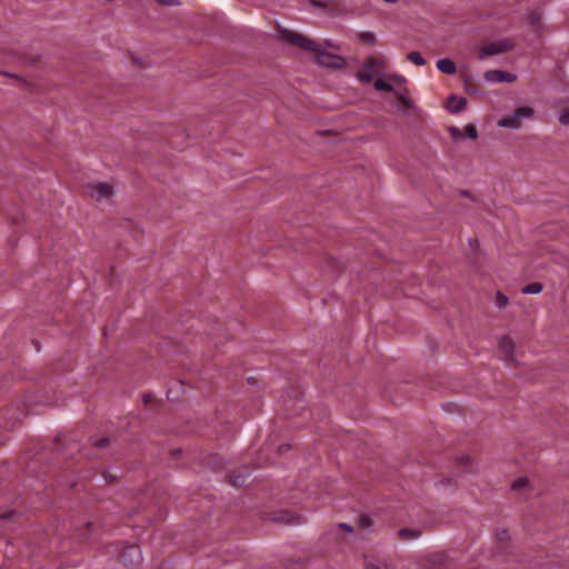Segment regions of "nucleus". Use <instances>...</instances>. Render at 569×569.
<instances>
[{"mask_svg": "<svg viewBox=\"0 0 569 569\" xmlns=\"http://www.w3.org/2000/svg\"><path fill=\"white\" fill-rule=\"evenodd\" d=\"M278 39L280 41L290 43L292 46L299 47L305 50L313 51L316 50L317 42L309 39L308 37L297 33L295 31L288 30V29H279L278 31Z\"/></svg>", "mask_w": 569, "mask_h": 569, "instance_id": "nucleus-1", "label": "nucleus"}, {"mask_svg": "<svg viewBox=\"0 0 569 569\" xmlns=\"http://www.w3.org/2000/svg\"><path fill=\"white\" fill-rule=\"evenodd\" d=\"M533 109L530 107H520L512 114L502 117L498 121L501 128L517 130L521 127V119H530L533 116Z\"/></svg>", "mask_w": 569, "mask_h": 569, "instance_id": "nucleus-2", "label": "nucleus"}, {"mask_svg": "<svg viewBox=\"0 0 569 569\" xmlns=\"http://www.w3.org/2000/svg\"><path fill=\"white\" fill-rule=\"evenodd\" d=\"M312 52L316 53L317 62L322 67L340 68L345 63V59L341 56L328 52L319 43H317L316 50H313Z\"/></svg>", "mask_w": 569, "mask_h": 569, "instance_id": "nucleus-3", "label": "nucleus"}, {"mask_svg": "<svg viewBox=\"0 0 569 569\" xmlns=\"http://www.w3.org/2000/svg\"><path fill=\"white\" fill-rule=\"evenodd\" d=\"M141 550L136 545H128L121 553V560L126 566H134L141 561Z\"/></svg>", "mask_w": 569, "mask_h": 569, "instance_id": "nucleus-4", "label": "nucleus"}, {"mask_svg": "<svg viewBox=\"0 0 569 569\" xmlns=\"http://www.w3.org/2000/svg\"><path fill=\"white\" fill-rule=\"evenodd\" d=\"M89 192L91 198H93L97 201L108 199L112 196L113 189L110 184L106 182H99L89 186Z\"/></svg>", "mask_w": 569, "mask_h": 569, "instance_id": "nucleus-5", "label": "nucleus"}, {"mask_svg": "<svg viewBox=\"0 0 569 569\" xmlns=\"http://www.w3.org/2000/svg\"><path fill=\"white\" fill-rule=\"evenodd\" d=\"M509 49H510V46L505 41L488 43L481 48V50L479 52V59L482 60L489 56L503 53V52L508 51Z\"/></svg>", "mask_w": 569, "mask_h": 569, "instance_id": "nucleus-6", "label": "nucleus"}, {"mask_svg": "<svg viewBox=\"0 0 569 569\" xmlns=\"http://www.w3.org/2000/svg\"><path fill=\"white\" fill-rule=\"evenodd\" d=\"M485 79L488 82H508V83H511V82L516 81L517 76L512 74L510 72H507V71H502V70H488L485 73Z\"/></svg>", "mask_w": 569, "mask_h": 569, "instance_id": "nucleus-7", "label": "nucleus"}, {"mask_svg": "<svg viewBox=\"0 0 569 569\" xmlns=\"http://www.w3.org/2000/svg\"><path fill=\"white\" fill-rule=\"evenodd\" d=\"M499 348L505 353L506 362L509 366L510 361H512L515 359L516 346H515L513 340L510 337H507V336L502 337L499 340Z\"/></svg>", "mask_w": 569, "mask_h": 569, "instance_id": "nucleus-8", "label": "nucleus"}, {"mask_svg": "<svg viewBox=\"0 0 569 569\" xmlns=\"http://www.w3.org/2000/svg\"><path fill=\"white\" fill-rule=\"evenodd\" d=\"M437 69L445 74H455L457 71L456 63L449 58L438 60Z\"/></svg>", "mask_w": 569, "mask_h": 569, "instance_id": "nucleus-9", "label": "nucleus"}, {"mask_svg": "<svg viewBox=\"0 0 569 569\" xmlns=\"http://www.w3.org/2000/svg\"><path fill=\"white\" fill-rule=\"evenodd\" d=\"M467 104V100L465 98H457L456 96H451L448 101V110L451 113H458L463 110Z\"/></svg>", "mask_w": 569, "mask_h": 569, "instance_id": "nucleus-10", "label": "nucleus"}, {"mask_svg": "<svg viewBox=\"0 0 569 569\" xmlns=\"http://www.w3.org/2000/svg\"><path fill=\"white\" fill-rule=\"evenodd\" d=\"M398 535L402 540L408 541L418 539L421 536V531L419 529L402 528L399 530Z\"/></svg>", "mask_w": 569, "mask_h": 569, "instance_id": "nucleus-11", "label": "nucleus"}, {"mask_svg": "<svg viewBox=\"0 0 569 569\" xmlns=\"http://www.w3.org/2000/svg\"><path fill=\"white\" fill-rule=\"evenodd\" d=\"M541 290H542V284L540 282H531V283L525 286L521 289V292L523 295H538L541 292Z\"/></svg>", "mask_w": 569, "mask_h": 569, "instance_id": "nucleus-12", "label": "nucleus"}, {"mask_svg": "<svg viewBox=\"0 0 569 569\" xmlns=\"http://www.w3.org/2000/svg\"><path fill=\"white\" fill-rule=\"evenodd\" d=\"M407 59L415 63L416 66H425L427 63L426 59L418 52L411 51L408 53Z\"/></svg>", "mask_w": 569, "mask_h": 569, "instance_id": "nucleus-13", "label": "nucleus"}, {"mask_svg": "<svg viewBox=\"0 0 569 569\" xmlns=\"http://www.w3.org/2000/svg\"><path fill=\"white\" fill-rule=\"evenodd\" d=\"M373 86H375V88L377 90H380V91H387V92H393L395 91L393 87L389 82L383 80L382 78H378L375 81Z\"/></svg>", "mask_w": 569, "mask_h": 569, "instance_id": "nucleus-14", "label": "nucleus"}, {"mask_svg": "<svg viewBox=\"0 0 569 569\" xmlns=\"http://www.w3.org/2000/svg\"><path fill=\"white\" fill-rule=\"evenodd\" d=\"M365 569H387L386 565L380 562L378 559L369 558L366 559Z\"/></svg>", "mask_w": 569, "mask_h": 569, "instance_id": "nucleus-15", "label": "nucleus"}, {"mask_svg": "<svg viewBox=\"0 0 569 569\" xmlns=\"http://www.w3.org/2000/svg\"><path fill=\"white\" fill-rule=\"evenodd\" d=\"M462 137H468V138H470L472 140L477 139L478 138L477 128L473 124H471V123L467 124L463 128Z\"/></svg>", "mask_w": 569, "mask_h": 569, "instance_id": "nucleus-16", "label": "nucleus"}, {"mask_svg": "<svg viewBox=\"0 0 569 569\" xmlns=\"http://www.w3.org/2000/svg\"><path fill=\"white\" fill-rule=\"evenodd\" d=\"M529 483V480L527 478H518L512 482V489L519 490L522 488H526Z\"/></svg>", "mask_w": 569, "mask_h": 569, "instance_id": "nucleus-17", "label": "nucleus"}, {"mask_svg": "<svg viewBox=\"0 0 569 569\" xmlns=\"http://www.w3.org/2000/svg\"><path fill=\"white\" fill-rule=\"evenodd\" d=\"M357 78L365 83L372 81V73L370 71H359Z\"/></svg>", "mask_w": 569, "mask_h": 569, "instance_id": "nucleus-18", "label": "nucleus"}, {"mask_svg": "<svg viewBox=\"0 0 569 569\" xmlns=\"http://www.w3.org/2000/svg\"><path fill=\"white\" fill-rule=\"evenodd\" d=\"M496 302L499 308H505L508 305V297L505 296L502 292L498 291Z\"/></svg>", "mask_w": 569, "mask_h": 569, "instance_id": "nucleus-19", "label": "nucleus"}, {"mask_svg": "<svg viewBox=\"0 0 569 569\" xmlns=\"http://www.w3.org/2000/svg\"><path fill=\"white\" fill-rule=\"evenodd\" d=\"M559 121L565 126H569V109H563L559 112Z\"/></svg>", "mask_w": 569, "mask_h": 569, "instance_id": "nucleus-20", "label": "nucleus"}, {"mask_svg": "<svg viewBox=\"0 0 569 569\" xmlns=\"http://www.w3.org/2000/svg\"><path fill=\"white\" fill-rule=\"evenodd\" d=\"M109 443V439L106 437L99 438V439H92V446L97 448H103Z\"/></svg>", "mask_w": 569, "mask_h": 569, "instance_id": "nucleus-21", "label": "nucleus"}, {"mask_svg": "<svg viewBox=\"0 0 569 569\" xmlns=\"http://www.w3.org/2000/svg\"><path fill=\"white\" fill-rule=\"evenodd\" d=\"M497 538L499 541L507 542L510 539L509 532L507 530H500L497 532Z\"/></svg>", "mask_w": 569, "mask_h": 569, "instance_id": "nucleus-22", "label": "nucleus"}, {"mask_svg": "<svg viewBox=\"0 0 569 569\" xmlns=\"http://www.w3.org/2000/svg\"><path fill=\"white\" fill-rule=\"evenodd\" d=\"M359 526L363 529H367L371 526V520L369 517H361L359 520Z\"/></svg>", "mask_w": 569, "mask_h": 569, "instance_id": "nucleus-23", "label": "nucleus"}, {"mask_svg": "<svg viewBox=\"0 0 569 569\" xmlns=\"http://www.w3.org/2000/svg\"><path fill=\"white\" fill-rule=\"evenodd\" d=\"M159 3L163 4V6H167V7H173V6H179L180 4V1L179 0H157Z\"/></svg>", "mask_w": 569, "mask_h": 569, "instance_id": "nucleus-24", "label": "nucleus"}, {"mask_svg": "<svg viewBox=\"0 0 569 569\" xmlns=\"http://www.w3.org/2000/svg\"><path fill=\"white\" fill-rule=\"evenodd\" d=\"M362 39L367 42V43H373L375 40H376V37L372 32H366L362 34Z\"/></svg>", "mask_w": 569, "mask_h": 569, "instance_id": "nucleus-25", "label": "nucleus"}, {"mask_svg": "<svg viewBox=\"0 0 569 569\" xmlns=\"http://www.w3.org/2000/svg\"><path fill=\"white\" fill-rule=\"evenodd\" d=\"M399 100L407 107H411V100L402 93H398Z\"/></svg>", "mask_w": 569, "mask_h": 569, "instance_id": "nucleus-26", "label": "nucleus"}, {"mask_svg": "<svg viewBox=\"0 0 569 569\" xmlns=\"http://www.w3.org/2000/svg\"><path fill=\"white\" fill-rule=\"evenodd\" d=\"M450 132H451V136H452L455 139L462 137V132H461V130H460V129H458V128H451V129H450Z\"/></svg>", "mask_w": 569, "mask_h": 569, "instance_id": "nucleus-27", "label": "nucleus"}, {"mask_svg": "<svg viewBox=\"0 0 569 569\" xmlns=\"http://www.w3.org/2000/svg\"><path fill=\"white\" fill-rule=\"evenodd\" d=\"M231 481H232V485H239L240 486V485L243 483V479H242L241 476L233 477Z\"/></svg>", "mask_w": 569, "mask_h": 569, "instance_id": "nucleus-28", "label": "nucleus"}, {"mask_svg": "<svg viewBox=\"0 0 569 569\" xmlns=\"http://www.w3.org/2000/svg\"><path fill=\"white\" fill-rule=\"evenodd\" d=\"M339 527L341 529L348 531V532H352L353 531L352 527L350 525H348V523H340Z\"/></svg>", "mask_w": 569, "mask_h": 569, "instance_id": "nucleus-29", "label": "nucleus"}, {"mask_svg": "<svg viewBox=\"0 0 569 569\" xmlns=\"http://www.w3.org/2000/svg\"><path fill=\"white\" fill-rule=\"evenodd\" d=\"M151 398H152V396H151V395H144V396H143V401H144V402H148V401H150V400H151Z\"/></svg>", "mask_w": 569, "mask_h": 569, "instance_id": "nucleus-30", "label": "nucleus"}, {"mask_svg": "<svg viewBox=\"0 0 569 569\" xmlns=\"http://www.w3.org/2000/svg\"><path fill=\"white\" fill-rule=\"evenodd\" d=\"M396 80H398L399 82H405L406 81V79L402 76H397Z\"/></svg>", "mask_w": 569, "mask_h": 569, "instance_id": "nucleus-31", "label": "nucleus"}, {"mask_svg": "<svg viewBox=\"0 0 569 569\" xmlns=\"http://www.w3.org/2000/svg\"><path fill=\"white\" fill-rule=\"evenodd\" d=\"M385 2L396 3L398 0H383Z\"/></svg>", "mask_w": 569, "mask_h": 569, "instance_id": "nucleus-32", "label": "nucleus"}]
</instances>
